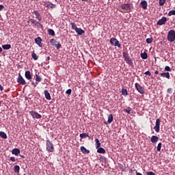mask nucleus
I'll return each mask as SVG.
<instances>
[{
  "label": "nucleus",
  "instance_id": "53",
  "mask_svg": "<svg viewBox=\"0 0 175 175\" xmlns=\"http://www.w3.org/2000/svg\"><path fill=\"white\" fill-rule=\"evenodd\" d=\"M158 73H159V72H158V70L154 71V75H158Z\"/></svg>",
  "mask_w": 175,
  "mask_h": 175
},
{
  "label": "nucleus",
  "instance_id": "44",
  "mask_svg": "<svg viewBox=\"0 0 175 175\" xmlns=\"http://www.w3.org/2000/svg\"><path fill=\"white\" fill-rule=\"evenodd\" d=\"M66 94H67V95H72V89L67 90Z\"/></svg>",
  "mask_w": 175,
  "mask_h": 175
},
{
  "label": "nucleus",
  "instance_id": "23",
  "mask_svg": "<svg viewBox=\"0 0 175 175\" xmlns=\"http://www.w3.org/2000/svg\"><path fill=\"white\" fill-rule=\"evenodd\" d=\"M97 152L98 154H106V150L103 148H97Z\"/></svg>",
  "mask_w": 175,
  "mask_h": 175
},
{
  "label": "nucleus",
  "instance_id": "54",
  "mask_svg": "<svg viewBox=\"0 0 175 175\" xmlns=\"http://www.w3.org/2000/svg\"><path fill=\"white\" fill-rule=\"evenodd\" d=\"M3 51V49H2V47L0 46V53H2Z\"/></svg>",
  "mask_w": 175,
  "mask_h": 175
},
{
  "label": "nucleus",
  "instance_id": "29",
  "mask_svg": "<svg viewBox=\"0 0 175 175\" xmlns=\"http://www.w3.org/2000/svg\"><path fill=\"white\" fill-rule=\"evenodd\" d=\"M50 43L51 44V46H55L58 43V42L55 39L52 38L50 40Z\"/></svg>",
  "mask_w": 175,
  "mask_h": 175
},
{
  "label": "nucleus",
  "instance_id": "43",
  "mask_svg": "<svg viewBox=\"0 0 175 175\" xmlns=\"http://www.w3.org/2000/svg\"><path fill=\"white\" fill-rule=\"evenodd\" d=\"M161 148H162V143H159L157 145V151H161Z\"/></svg>",
  "mask_w": 175,
  "mask_h": 175
},
{
  "label": "nucleus",
  "instance_id": "55",
  "mask_svg": "<svg viewBox=\"0 0 175 175\" xmlns=\"http://www.w3.org/2000/svg\"><path fill=\"white\" fill-rule=\"evenodd\" d=\"M46 61H50V57H49V56H48V57H46Z\"/></svg>",
  "mask_w": 175,
  "mask_h": 175
},
{
  "label": "nucleus",
  "instance_id": "10",
  "mask_svg": "<svg viewBox=\"0 0 175 175\" xmlns=\"http://www.w3.org/2000/svg\"><path fill=\"white\" fill-rule=\"evenodd\" d=\"M30 21L31 23V24H34V25H36V27H39L40 28H42V29H43V25H42L40 23L36 21V20L34 19H30Z\"/></svg>",
  "mask_w": 175,
  "mask_h": 175
},
{
  "label": "nucleus",
  "instance_id": "47",
  "mask_svg": "<svg viewBox=\"0 0 175 175\" xmlns=\"http://www.w3.org/2000/svg\"><path fill=\"white\" fill-rule=\"evenodd\" d=\"M167 92L168 94H172V88H168L167 90Z\"/></svg>",
  "mask_w": 175,
  "mask_h": 175
},
{
  "label": "nucleus",
  "instance_id": "42",
  "mask_svg": "<svg viewBox=\"0 0 175 175\" xmlns=\"http://www.w3.org/2000/svg\"><path fill=\"white\" fill-rule=\"evenodd\" d=\"M152 40H154L152 39V38H147V39H146V43H148V44H151V42H152Z\"/></svg>",
  "mask_w": 175,
  "mask_h": 175
},
{
  "label": "nucleus",
  "instance_id": "1",
  "mask_svg": "<svg viewBox=\"0 0 175 175\" xmlns=\"http://www.w3.org/2000/svg\"><path fill=\"white\" fill-rule=\"evenodd\" d=\"M122 55L125 62H126L128 65H130V66H133V62H132V59H131V57L129 56V54H128L126 52H123Z\"/></svg>",
  "mask_w": 175,
  "mask_h": 175
},
{
  "label": "nucleus",
  "instance_id": "4",
  "mask_svg": "<svg viewBox=\"0 0 175 175\" xmlns=\"http://www.w3.org/2000/svg\"><path fill=\"white\" fill-rule=\"evenodd\" d=\"M109 42L111 44L115 46V47H118L119 49L121 47V44H120V41H118L117 38H111Z\"/></svg>",
  "mask_w": 175,
  "mask_h": 175
},
{
  "label": "nucleus",
  "instance_id": "24",
  "mask_svg": "<svg viewBox=\"0 0 175 175\" xmlns=\"http://www.w3.org/2000/svg\"><path fill=\"white\" fill-rule=\"evenodd\" d=\"M46 8H49L50 9H55L57 5L55 4L49 3L46 5Z\"/></svg>",
  "mask_w": 175,
  "mask_h": 175
},
{
  "label": "nucleus",
  "instance_id": "51",
  "mask_svg": "<svg viewBox=\"0 0 175 175\" xmlns=\"http://www.w3.org/2000/svg\"><path fill=\"white\" fill-rule=\"evenodd\" d=\"M31 85L36 87V83H35V82H33V81H31Z\"/></svg>",
  "mask_w": 175,
  "mask_h": 175
},
{
  "label": "nucleus",
  "instance_id": "36",
  "mask_svg": "<svg viewBox=\"0 0 175 175\" xmlns=\"http://www.w3.org/2000/svg\"><path fill=\"white\" fill-rule=\"evenodd\" d=\"M71 27H72V29H75V31H76V29H77L79 28V27H77V25L75 23H71Z\"/></svg>",
  "mask_w": 175,
  "mask_h": 175
},
{
  "label": "nucleus",
  "instance_id": "30",
  "mask_svg": "<svg viewBox=\"0 0 175 175\" xmlns=\"http://www.w3.org/2000/svg\"><path fill=\"white\" fill-rule=\"evenodd\" d=\"M94 142H96V148H99V147H100V142H99V139L96 138Z\"/></svg>",
  "mask_w": 175,
  "mask_h": 175
},
{
  "label": "nucleus",
  "instance_id": "52",
  "mask_svg": "<svg viewBox=\"0 0 175 175\" xmlns=\"http://www.w3.org/2000/svg\"><path fill=\"white\" fill-rule=\"evenodd\" d=\"M133 172H135V170H133L132 169L129 170V173H131V174L133 173Z\"/></svg>",
  "mask_w": 175,
  "mask_h": 175
},
{
  "label": "nucleus",
  "instance_id": "3",
  "mask_svg": "<svg viewBox=\"0 0 175 175\" xmlns=\"http://www.w3.org/2000/svg\"><path fill=\"white\" fill-rule=\"evenodd\" d=\"M46 150L48 152H54V144L51 143L49 139L46 140Z\"/></svg>",
  "mask_w": 175,
  "mask_h": 175
},
{
  "label": "nucleus",
  "instance_id": "28",
  "mask_svg": "<svg viewBox=\"0 0 175 175\" xmlns=\"http://www.w3.org/2000/svg\"><path fill=\"white\" fill-rule=\"evenodd\" d=\"M48 33H49V35H51V36H55V31H54L53 30V29H49Z\"/></svg>",
  "mask_w": 175,
  "mask_h": 175
},
{
  "label": "nucleus",
  "instance_id": "41",
  "mask_svg": "<svg viewBox=\"0 0 175 175\" xmlns=\"http://www.w3.org/2000/svg\"><path fill=\"white\" fill-rule=\"evenodd\" d=\"M124 111L128 114H131L132 113V109L129 107L128 109H125Z\"/></svg>",
  "mask_w": 175,
  "mask_h": 175
},
{
  "label": "nucleus",
  "instance_id": "17",
  "mask_svg": "<svg viewBox=\"0 0 175 175\" xmlns=\"http://www.w3.org/2000/svg\"><path fill=\"white\" fill-rule=\"evenodd\" d=\"M75 32L77 33V35H79V36L83 35V33H85V31L83 29H81L80 27H78L75 30Z\"/></svg>",
  "mask_w": 175,
  "mask_h": 175
},
{
  "label": "nucleus",
  "instance_id": "35",
  "mask_svg": "<svg viewBox=\"0 0 175 175\" xmlns=\"http://www.w3.org/2000/svg\"><path fill=\"white\" fill-rule=\"evenodd\" d=\"M122 94L124 96H126V95H128V90H126V89H125V88H122Z\"/></svg>",
  "mask_w": 175,
  "mask_h": 175
},
{
  "label": "nucleus",
  "instance_id": "48",
  "mask_svg": "<svg viewBox=\"0 0 175 175\" xmlns=\"http://www.w3.org/2000/svg\"><path fill=\"white\" fill-rule=\"evenodd\" d=\"M147 175H155V173L152 172H146Z\"/></svg>",
  "mask_w": 175,
  "mask_h": 175
},
{
  "label": "nucleus",
  "instance_id": "26",
  "mask_svg": "<svg viewBox=\"0 0 175 175\" xmlns=\"http://www.w3.org/2000/svg\"><path fill=\"white\" fill-rule=\"evenodd\" d=\"M35 76H36V81H37L36 84H38V83H40V81H42V77H40L38 74H36Z\"/></svg>",
  "mask_w": 175,
  "mask_h": 175
},
{
  "label": "nucleus",
  "instance_id": "56",
  "mask_svg": "<svg viewBox=\"0 0 175 175\" xmlns=\"http://www.w3.org/2000/svg\"><path fill=\"white\" fill-rule=\"evenodd\" d=\"M83 2H88V0H81Z\"/></svg>",
  "mask_w": 175,
  "mask_h": 175
},
{
  "label": "nucleus",
  "instance_id": "6",
  "mask_svg": "<svg viewBox=\"0 0 175 175\" xmlns=\"http://www.w3.org/2000/svg\"><path fill=\"white\" fill-rule=\"evenodd\" d=\"M160 128H161V120L160 119H157L155 126L154 127V129L155 132L159 133V131H160Z\"/></svg>",
  "mask_w": 175,
  "mask_h": 175
},
{
  "label": "nucleus",
  "instance_id": "39",
  "mask_svg": "<svg viewBox=\"0 0 175 175\" xmlns=\"http://www.w3.org/2000/svg\"><path fill=\"white\" fill-rule=\"evenodd\" d=\"M165 2H166V0H159V6H163V5H165Z\"/></svg>",
  "mask_w": 175,
  "mask_h": 175
},
{
  "label": "nucleus",
  "instance_id": "22",
  "mask_svg": "<svg viewBox=\"0 0 175 175\" xmlns=\"http://www.w3.org/2000/svg\"><path fill=\"white\" fill-rule=\"evenodd\" d=\"M2 49H3V50H10V49H12V45L9 44H3L2 45Z\"/></svg>",
  "mask_w": 175,
  "mask_h": 175
},
{
  "label": "nucleus",
  "instance_id": "15",
  "mask_svg": "<svg viewBox=\"0 0 175 175\" xmlns=\"http://www.w3.org/2000/svg\"><path fill=\"white\" fill-rule=\"evenodd\" d=\"M44 94L45 98L47 100H51V96L50 95L49 90H44Z\"/></svg>",
  "mask_w": 175,
  "mask_h": 175
},
{
  "label": "nucleus",
  "instance_id": "8",
  "mask_svg": "<svg viewBox=\"0 0 175 175\" xmlns=\"http://www.w3.org/2000/svg\"><path fill=\"white\" fill-rule=\"evenodd\" d=\"M135 87L137 91L139 92V94H144V88L142 85H140V84L136 83L135 84Z\"/></svg>",
  "mask_w": 175,
  "mask_h": 175
},
{
  "label": "nucleus",
  "instance_id": "7",
  "mask_svg": "<svg viewBox=\"0 0 175 175\" xmlns=\"http://www.w3.org/2000/svg\"><path fill=\"white\" fill-rule=\"evenodd\" d=\"M29 113H30V116H31L33 118H36L37 120L42 118V115L39 114L36 111H31Z\"/></svg>",
  "mask_w": 175,
  "mask_h": 175
},
{
  "label": "nucleus",
  "instance_id": "12",
  "mask_svg": "<svg viewBox=\"0 0 175 175\" xmlns=\"http://www.w3.org/2000/svg\"><path fill=\"white\" fill-rule=\"evenodd\" d=\"M25 77H26V79L27 80H29L30 81H31V80H32V75H31V71H29V70L25 71Z\"/></svg>",
  "mask_w": 175,
  "mask_h": 175
},
{
  "label": "nucleus",
  "instance_id": "45",
  "mask_svg": "<svg viewBox=\"0 0 175 175\" xmlns=\"http://www.w3.org/2000/svg\"><path fill=\"white\" fill-rule=\"evenodd\" d=\"M10 159L12 162H16V158L14 157H11Z\"/></svg>",
  "mask_w": 175,
  "mask_h": 175
},
{
  "label": "nucleus",
  "instance_id": "9",
  "mask_svg": "<svg viewBox=\"0 0 175 175\" xmlns=\"http://www.w3.org/2000/svg\"><path fill=\"white\" fill-rule=\"evenodd\" d=\"M166 21H167V18L165 16H163L161 19H159L157 21V25H163L166 24Z\"/></svg>",
  "mask_w": 175,
  "mask_h": 175
},
{
  "label": "nucleus",
  "instance_id": "27",
  "mask_svg": "<svg viewBox=\"0 0 175 175\" xmlns=\"http://www.w3.org/2000/svg\"><path fill=\"white\" fill-rule=\"evenodd\" d=\"M113 114H109L108 116V124H111L113 122Z\"/></svg>",
  "mask_w": 175,
  "mask_h": 175
},
{
  "label": "nucleus",
  "instance_id": "5",
  "mask_svg": "<svg viewBox=\"0 0 175 175\" xmlns=\"http://www.w3.org/2000/svg\"><path fill=\"white\" fill-rule=\"evenodd\" d=\"M17 83H18L19 84H22V85H25V84H27V82H25V79L23 78V76H21V73L18 74Z\"/></svg>",
  "mask_w": 175,
  "mask_h": 175
},
{
  "label": "nucleus",
  "instance_id": "21",
  "mask_svg": "<svg viewBox=\"0 0 175 175\" xmlns=\"http://www.w3.org/2000/svg\"><path fill=\"white\" fill-rule=\"evenodd\" d=\"M81 151L83 154H90V150L85 148L84 146L81 147Z\"/></svg>",
  "mask_w": 175,
  "mask_h": 175
},
{
  "label": "nucleus",
  "instance_id": "32",
  "mask_svg": "<svg viewBox=\"0 0 175 175\" xmlns=\"http://www.w3.org/2000/svg\"><path fill=\"white\" fill-rule=\"evenodd\" d=\"M14 172L15 173H17V174L20 173V166L19 165H15L14 167Z\"/></svg>",
  "mask_w": 175,
  "mask_h": 175
},
{
  "label": "nucleus",
  "instance_id": "20",
  "mask_svg": "<svg viewBox=\"0 0 175 175\" xmlns=\"http://www.w3.org/2000/svg\"><path fill=\"white\" fill-rule=\"evenodd\" d=\"M161 77H165V79H170V74L169 72H162Z\"/></svg>",
  "mask_w": 175,
  "mask_h": 175
},
{
  "label": "nucleus",
  "instance_id": "49",
  "mask_svg": "<svg viewBox=\"0 0 175 175\" xmlns=\"http://www.w3.org/2000/svg\"><path fill=\"white\" fill-rule=\"evenodd\" d=\"M3 8H5V6H3V5H0V10H3Z\"/></svg>",
  "mask_w": 175,
  "mask_h": 175
},
{
  "label": "nucleus",
  "instance_id": "16",
  "mask_svg": "<svg viewBox=\"0 0 175 175\" xmlns=\"http://www.w3.org/2000/svg\"><path fill=\"white\" fill-rule=\"evenodd\" d=\"M147 5H148V3L146 0L142 1L140 3V6L141 8H142V9H144V10H146V9H147Z\"/></svg>",
  "mask_w": 175,
  "mask_h": 175
},
{
  "label": "nucleus",
  "instance_id": "13",
  "mask_svg": "<svg viewBox=\"0 0 175 175\" xmlns=\"http://www.w3.org/2000/svg\"><path fill=\"white\" fill-rule=\"evenodd\" d=\"M34 40L39 47H42L43 44H42V38L40 37H38Z\"/></svg>",
  "mask_w": 175,
  "mask_h": 175
},
{
  "label": "nucleus",
  "instance_id": "11",
  "mask_svg": "<svg viewBox=\"0 0 175 175\" xmlns=\"http://www.w3.org/2000/svg\"><path fill=\"white\" fill-rule=\"evenodd\" d=\"M122 9H123V10H131V9H132V5L129 4V3H126V4H123L121 5Z\"/></svg>",
  "mask_w": 175,
  "mask_h": 175
},
{
  "label": "nucleus",
  "instance_id": "33",
  "mask_svg": "<svg viewBox=\"0 0 175 175\" xmlns=\"http://www.w3.org/2000/svg\"><path fill=\"white\" fill-rule=\"evenodd\" d=\"M31 57L34 59V61H38V59H39V56H38L36 53H35V52H33V53L31 54Z\"/></svg>",
  "mask_w": 175,
  "mask_h": 175
},
{
  "label": "nucleus",
  "instance_id": "57",
  "mask_svg": "<svg viewBox=\"0 0 175 175\" xmlns=\"http://www.w3.org/2000/svg\"><path fill=\"white\" fill-rule=\"evenodd\" d=\"M20 157H21V158H25V156L20 155Z\"/></svg>",
  "mask_w": 175,
  "mask_h": 175
},
{
  "label": "nucleus",
  "instance_id": "19",
  "mask_svg": "<svg viewBox=\"0 0 175 175\" xmlns=\"http://www.w3.org/2000/svg\"><path fill=\"white\" fill-rule=\"evenodd\" d=\"M21 151H20V149L18 148H14L12 149V154H13L14 155H18L20 154Z\"/></svg>",
  "mask_w": 175,
  "mask_h": 175
},
{
  "label": "nucleus",
  "instance_id": "31",
  "mask_svg": "<svg viewBox=\"0 0 175 175\" xmlns=\"http://www.w3.org/2000/svg\"><path fill=\"white\" fill-rule=\"evenodd\" d=\"M0 136L2 137V139H8V135H6L3 131H0Z\"/></svg>",
  "mask_w": 175,
  "mask_h": 175
},
{
  "label": "nucleus",
  "instance_id": "37",
  "mask_svg": "<svg viewBox=\"0 0 175 175\" xmlns=\"http://www.w3.org/2000/svg\"><path fill=\"white\" fill-rule=\"evenodd\" d=\"M55 46L56 47V49L57 50H59V49H61V47H62V45H61V42H58L56 45H55Z\"/></svg>",
  "mask_w": 175,
  "mask_h": 175
},
{
  "label": "nucleus",
  "instance_id": "50",
  "mask_svg": "<svg viewBox=\"0 0 175 175\" xmlns=\"http://www.w3.org/2000/svg\"><path fill=\"white\" fill-rule=\"evenodd\" d=\"M0 91H3V86L0 84Z\"/></svg>",
  "mask_w": 175,
  "mask_h": 175
},
{
  "label": "nucleus",
  "instance_id": "58",
  "mask_svg": "<svg viewBox=\"0 0 175 175\" xmlns=\"http://www.w3.org/2000/svg\"><path fill=\"white\" fill-rule=\"evenodd\" d=\"M102 159H106L105 157H101Z\"/></svg>",
  "mask_w": 175,
  "mask_h": 175
},
{
  "label": "nucleus",
  "instance_id": "40",
  "mask_svg": "<svg viewBox=\"0 0 175 175\" xmlns=\"http://www.w3.org/2000/svg\"><path fill=\"white\" fill-rule=\"evenodd\" d=\"M164 70H165V72H172V68L169 67V66H166L164 68Z\"/></svg>",
  "mask_w": 175,
  "mask_h": 175
},
{
  "label": "nucleus",
  "instance_id": "2",
  "mask_svg": "<svg viewBox=\"0 0 175 175\" xmlns=\"http://www.w3.org/2000/svg\"><path fill=\"white\" fill-rule=\"evenodd\" d=\"M168 42H173L175 40V31L174 30H170L167 34Z\"/></svg>",
  "mask_w": 175,
  "mask_h": 175
},
{
  "label": "nucleus",
  "instance_id": "34",
  "mask_svg": "<svg viewBox=\"0 0 175 175\" xmlns=\"http://www.w3.org/2000/svg\"><path fill=\"white\" fill-rule=\"evenodd\" d=\"M81 139H85V137H90V135L85 133L80 134Z\"/></svg>",
  "mask_w": 175,
  "mask_h": 175
},
{
  "label": "nucleus",
  "instance_id": "46",
  "mask_svg": "<svg viewBox=\"0 0 175 175\" xmlns=\"http://www.w3.org/2000/svg\"><path fill=\"white\" fill-rule=\"evenodd\" d=\"M145 75H146V76H151V72H150V70H148L145 72Z\"/></svg>",
  "mask_w": 175,
  "mask_h": 175
},
{
  "label": "nucleus",
  "instance_id": "18",
  "mask_svg": "<svg viewBox=\"0 0 175 175\" xmlns=\"http://www.w3.org/2000/svg\"><path fill=\"white\" fill-rule=\"evenodd\" d=\"M33 14H35L36 18H37L38 21H42V16H40V14H39L38 11H33Z\"/></svg>",
  "mask_w": 175,
  "mask_h": 175
},
{
  "label": "nucleus",
  "instance_id": "38",
  "mask_svg": "<svg viewBox=\"0 0 175 175\" xmlns=\"http://www.w3.org/2000/svg\"><path fill=\"white\" fill-rule=\"evenodd\" d=\"M168 16H175V10H172L168 12Z\"/></svg>",
  "mask_w": 175,
  "mask_h": 175
},
{
  "label": "nucleus",
  "instance_id": "25",
  "mask_svg": "<svg viewBox=\"0 0 175 175\" xmlns=\"http://www.w3.org/2000/svg\"><path fill=\"white\" fill-rule=\"evenodd\" d=\"M141 58H142V59H147V58H148V55L146 52L142 53H141Z\"/></svg>",
  "mask_w": 175,
  "mask_h": 175
},
{
  "label": "nucleus",
  "instance_id": "59",
  "mask_svg": "<svg viewBox=\"0 0 175 175\" xmlns=\"http://www.w3.org/2000/svg\"><path fill=\"white\" fill-rule=\"evenodd\" d=\"M151 79H154V77L152 76V77H151Z\"/></svg>",
  "mask_w": 175,
  "mask_h": 175
},
{
  "label": "nucleus",
  "instance_id": "14",
  "mask_svg": "<svg viewBox=\"0 0 175 175\" xmlns=\"http://www.w3.org/2000/svg\"><path fill=\"white\" fill-rule=\"evenodd\" d=\"M158 140H159V137L157 135H152L151 137L150 141L153 143V144H156V143L158 142Z\"/></svg>",
  "mask_w": 175,
  "mask_h": 175
}]
</instances>
